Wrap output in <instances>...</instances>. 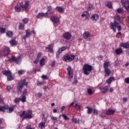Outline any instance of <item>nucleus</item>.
Listing matches in <instances>:
<instances>
[{"mask_svg":"<svg viewBox=\"0 0 129 129\" xmlns=\"http://www.w3.org/2000/svg\"><path fill=\"white\" fill-rule=\"evenodd\" d=\"M119 24H122V22H121V18L119 15H116L114 17V22H111L110 24V28L111 30L113 31L114 33L116 32V27H117Z\"/></svg>","mask_w":129,"mask_h":129,"instance_id":"f257e3e1","label":"nucleus"},{"mask_svg":"<svg viewBox=\"0 0 129 129\" xmlns=\"http://www.w3.org/2000/svg\"><path fill=\"white\" fill-rule=\"evenodd\" d=\"M20 116L22 117V120L25 119H31V118H33L32 112L31 110H28V111L26 110H24L21 114H20Z\"/></svg>","mask_w":129,"mask_h":129,"instance_id":"f03ea898","label":"nucleus"},{"mask_svg":"<svg viewBox=\"0 0 129 129\" xmlns=\"http://www.w3.org/2000/svg\"><path fill=\"white\" fill-rule=\"evenodd\" d=\"M29 5H30V3L29 1H26L24 4V6L22 4H21L20 6L15 7V11L16 12H17L19 13L22 9L23 11L28 12V11H29V9L28 8H29Z\"/></svg>","mask_w":129,"mask_h":129,"instance_id":"7ed1b4c3","label":"nucleus"},{"mask_svg":"<svg viewBox=\"0 0 129 129\" xmlns=\"http://www.w3.org/2000/svg\"><path fill=\"white\" fill-rule=\"evenodd\" d=\"M83 70L85 75H89L90 72L93 70V67L91 65L86 63L83 67Z\"/></svg>","mask_w":129,"mask_h":129,"instance_id":"20e7f679","label":"nucleus"},{"mask_svg":"<svg viewBox=\"0 0 129 129\" xmlns=\"http://www.w3.org/2000/svg\"><path fill=\"white\" fill-rule=\"evenodd\" d=\"M75 59H78V57H77V55H74L73 54L70 55L67 54L63 57V61H64L65 62H67V61L71 62L72 61H73V60H75Z\"/></svg>","mask_w":129,"mask_h":129,"instance_id":"39448f33","label":"nucleus"},{"mask_svg":"<svg viewBox=\"0 0 129 129\" xmlns=\"http://www.w3.org/2000/svg\"><path fill=\"white\" fill-rule=\"evenodd\" d=\"M8 61L10 63H12V62H15L17 64H21V62L22 61V57H21V56H19L17 57H16L14 56H12L11 58L9 59Z\"/></svg>","mask_w":129,"mask_h":129,"instance_id":"423d86ee","label":"nucleus"},{"mask_svg":"<svg viewBox=\"0 0 129 129\" xmlns=\"http://www.w3.org/2000/svg\"><path fill=\"white\" fill-rule=\"evenodd\" d=\"M24 85H28V82L26 81V80H21L18 83V85L17 86V89L18 91H22V88L24 87Z\"/></svg>","mask_w":129,"mask_h":129,"instance_id":"0eeeda50","label":"nucleus"},{"mask_svg":"<svg viewBox=\"0 0 129 129\" xmlns=\"http://www.w3.org/2000/svg\"><path fill=\"white\" fill-rule=\"evenodd\" d=\"M42 120L43 122H41L39 125L38 126L39 128H44V127H45L46 126V122H47V118H48V116H45V114H42Z\"/></svg>","mask_w":129,"mask_h":129,"instance_id":"6e6552de","label":"nucleus"},{"mask_svg":"<svg viewBox=\"0 0 129 129\" xmlns=\"http://www.w3.org/2000/svg\"><path fill=\"white\" fill-rule=\"evenodd\" d=\"M122 7L125 8L127 12H129V1L128 0H121Z\"/></svg>","mask_w":129,"mask_h":129,"instance_id":"1a4fd4ad","label":"nucleus"},{"mask_svg":"<svg viewBox=\"0 0 129 129\" xmlns=\"http://www.w3.org/2000/svg\"><path fill=\"white\" fill-rule=\"evenodd\" d=\"M83 38L87 41H91V35L88 31H85L83 34Z\"/></svg>","mask_w":129,"mask_h":129,"instance_id":"9d476101","label":"nucleus"},{"mask_svg":"<svg viewBox=\"0 0 129 129\" xmlns=\"http://www.w3.org/2000/svg\"><path fill=\"white\" fill-rule=\"evenodd\" d=\"M68 71V76L69 79H72L73 78V71L71 67L69 66L67 69Z\"/></svg>","mask_w":129,"mask_h":129,"instance_id":"9b49d317","label":"nucleus"},{"mask_svg":"<svg viewBox=\"0 0 129 129\" xmlns=\"http://www.w3.org/2000/svg\"><path fill=\"white\" fill-rule=\"evenodd\" d=\"M51 10H52V6H47V12L45 13V14H47V16H46V18H49V16H52L53 15V12Z\"/></svg>","mask_w":129,"mask_h":129,"instance_id":"f8f14e48","label":"nucleus"},{"mask_svg":"<svg viewBox=\"0 0 129 129\" xmlns=\"http://www.w3.org/2000/svg\"><path fill=\"white\" fill-rule=\"evenodd\" d=\"M99 89L101 93H107L108 92V86H106L105 87H101Z\"/></svg>","mask_w":129,"mask_h":129,"instance_id":"ddd939ff","label":"nucleus"},{"mask_svg":"<svg viewBox=\"0 0 129 129\" xmlns=\"http://www.w3.org/2000/svg\"><path fill=\"white\" fill-rule=\"evenodd\" d=\"M31 35L32 33H31V30H30V29H27L26 31V35L24 36V37H22V39H24V40H26L27 38H30Z\"/></svg>","mask_w":129,"mask_h":129,"instance_id":"4468645a","label":"nucleus"},{"mask_svg":"<svg viewBox=\"0 0 129 129\" xmlns=\"http://www.w3.org/2000/svg\"><path fill=\"white\" fill-rule=\"evenodd\" d=\"M47 16H48V15H47V13H39L36 16V19H43V18H44V17H46Z\"/></svg>","mask_w":129,"mask_h":129,"instance_id":"2eb2a0df","label":"nucleus"},{"mask_svg":"<svg viewBox=\"0 0 129 129\" xmlns=\"http://www.w3.org/2000/svg\"><path fill=\"white\" fill-rule=\"evenodd\" d=\"M115 112V110L109 109L105 112V114H106V115H112L114 114Z\"/></svg>","mask_w":129,"mask_h":129,"instance_id":"dca6fc26","label":"nucleus"},{"mask_svg":"<svg viewBox=\"0 0 129 129\" xmlns=\"http://www.w3.org/2000/svg\"><path fill=\"white\" fill-rule=\"evenodd\" d=\"M50 19L52 23H54L55 24L59 23V18L56 16H51Z\"/></svg>","mask_w":129,"mask_h":129,"instance_id":"f3484780","label":"nucleus"},{"mask_svg":"<svg viewBox=\"0 0 129 129\" xmlns=\"http://www.w3.org/2000/svg\"><path fill=\"white\" fill-rule=\"evenodd\" d=\"M99 18V16H98V15L97 14H93L91 16V19L92 20H93L94 22H96L97 20Z\"/></svg>","mask_w":129,"mask_h":129,"instance_id":"a211bd4d","label":"nucleus"},{"mask_svg":"<svg viewBox=\"0 0 129 129\" xmlns=\"http://www.w3.org/2000/svg\"><path fill=\"white\" fill-rule=\"evenodd\" d=\"M63 38L66 40H69L71 38V34L69 32H66L63 34Z\"/></svg>","mask_w":129,"mask_h":129,"instance_id":"6ab92c4d","label":"nucleus"},{"mask_svg":"<svg viewBox=\"0 0 129 129\" xmlns=\"http://www.w3.org/2000/svg\"><path fill=\"white\" fill-rule=\"evenodd\" d=\"M11 51L10 50V48L9 47H5L4 49V56H8L9 54H10Z\"/></svg>","mask_w":129,"mask_h":129,"instance_id":"aec40b11","label":"nucleus"},{"mask_svg":"<svg viewBox=\"0 0 129 129\" xmlns=\"http://www.w3.org/2000/svg\"><path fill=\"white\" fill-rule=\"evenodd\" d=\"M54 47V45L52 44H49L47 47H46V48L47 49L48 51L50 52V53H53V48Z\"/></svg>","mask_w":129,"mask_h":129,"instance_id":"412c9836","label":"nucleus"},{"mask_svg":"<svg viewBox=\"0 0 129 129\" xmlns=\"http://www.w3.org/2000/svg\"><path fill=\"white\" fill-rule=\"evenodd\" d=\"M103 66L104 69H107L110 66V62L108 60H105L103 63Z\"/></svg>","mask_w":129,"mask_h":129,"instance_id":"4be33fe9","label":"nucleus"},{"mask_svg":"<svg viewBox=\"0 0 129 129\" xmlns=\"http://www.w3.org/2000/svg\"><path fill=\"white\" fill-rule=\"evenodd\" d=\"M104 72L105 76H106V77L109 76L110 75V74L111 73V71H110V70H109L108 68L105 69Z\"/></svg>","mask_w":129,"mask_h":129,"instance_id":"5701e85b","label":"nucleus"},{"mask_svg":"<svg viewBox=\"0 0 129 129\" xmlns=\"http://www.w3.org/2000/svg\"><path fill=\"white\" fill-rule=\"evenodd\" d=\"M3 75H6V76H9L12 74V72L10 70H4L2 72Z\"/></svg>","mask_w":129,"mask_h":129,"instance_id":"b1692460","label":"nucleus"},{"mask_svg":"<svg viewBox=\"0 0 129 129\" xmlns=\"http://www.w3.org/2000/svg\"><path fill=\"white\" fill-rule=\"evenodd\" d=\"M122 52H123V50H122V49H121V48H116L115 50V53L116 55H120V54H121Z\"/></svg>","mask_w":129,"mask_h":129,"instance_id":"393cba45","label":"nucleus"},{"mask_svg":"<svg viewBox=\"0 0 129 129\" xmlns=\"http://www.w3.org/2000/svg\"><path fill=\"white\" fill-rule=\"evenodd\" d=\"M119 47H123L124 49H128L129 43L128 42H126L125 43H121L119 45Z\"/></svg>","mask_w":129,"mask_h":129,"instance_id":"a878e982","label":"nucleus"},{"mask_svg":"<svg viewBox=\"0 0 129 129\" xmlns=\"http://www.w3.org/2000/svg\"><path fill=\"white\" fill-rule=\"evenodd\" d=\"M55 9L58 13H64L65 11V9L63 8V7H56Z\"/></svg>","mask_w":129,"mask_h":129,"instance_id":"bb28decb","label":"nucleus"},{"mask_svg":"<svg viewBox=\"0 0 129 129\" xmlns=\"http://www.w3.org/2000/svg\"><path fill=\"white\" fill-rule=\"evenodd\" d=\"M8 109H9V105H5L0 107V111L4 112L5 110H8Z\"/></svg>","mask_w":129,"mask_h":129,"instance_id":"cd10ccee","label":"nucleus"},{"mask_svg":"<svg viewBox=\"0 0 129 129\" xmlns=\"http://www.w3.org/2000/svg\"><path fill=\"white\" fill-rule=\"evenodd\" d=\"M51 121L53 123H56V122H58V117L52 116L51 117Z\"/></svg>","mask_w":129,"mask_h":129,"instance_id":"c85d7f7f","label":"nucleus"},{"mask_svg":"<svg viewBox=\"0 0 129 129\" xmlns=\"http://www.w3.org/2000/svg\"><path fill=\"white\" fill-rule=\"evenodd\" d=\"M11 47H14V46H17V41L15 39H12L10 41Z\"/></svg>","mask_w":129,"mask_h":129,"instance_id":"c756f323","label":"nucleus"},{"mask_svg":"<svg viewBox=\"0 0 129 129\" xmlns=\"http://www.w3.org/2000/svg\"><path fill=\"white\" fill-rule=\"evenodd\" d=\"M66 47L65 46H62L61 47H60L57 51V53L58 54H61V53H62V52H63V51H65V50H66Z\"/></svg>","mask_w":129,"mask_h":129,"instance_id":"7c9ffc66","label":"nucleus"},{"mask_svg":"<svg viewBox=\"0 0 129 129\" xmlns=\"http://www.w3.org/2000/svg\"><path fill=\"white\" fill-rule=\"evenodd\" d=\"M116 12H117L118 14H123L124 11L123 8H119L116 10Z\"/></svg>","mask_w":129,"mask_h":129,"instance_id":"2f4dec72","label":"nucleus"},{"mask_svg":"<svg viewBox=\"0 0 129 129\" xmlns=\"http://www.w3.org/2000/svg\"><path fill=\"white\" fill-rule=\"evenodd\" d=\"M112 81H114V78L113 77H110L108 80H106V83L109 85Z\"/></svg>","mask_w":129,"mask_h":129,"instance_id":"473e14b6","label":"nucleus"},{"mask_svg":"<svg viewBox=\"0 0 129 129\" xmlns=\"http://www.w3.org/2000/svg\"><path fill=\"white\" fill-rule=\"evenodd\" d=\"M21 97L20 98V101H22V102H23V103L24 102H26V96H23V95H22L21 96Z\"/></svg>","mask_w":129,"mask_h":129,"instance_id":"72a5a7b5","label":"nucleus"},{"mask_svg":"<svg viewBox=\"0 0 129 129\" xmlns=\"http://www.w3.org/2000/svg\"><path fill=\"white\" fill-rule=\"evenodd\" d=\"M106 6L109 9H112V4H111V2H107L106 4Z\"/></svg>","mask_w":129,"mask_h":129,"instance_id":"f704fd0d","label":"nucleus"},{"mask_svg":"<svg viewBox=\"0 0 129 129\" xmlns=\"http://www.w3.org/2000/svg\"><path fill=\"white\" fill-rule=\"evenodd\" d=\"M14 80V77L12 75V73L9 76H7V81H12Z\"/></svg>","mask_w":129,"mask_h":129,"instance_id":"c9c22d12","label":"nucleus"},{"mask_svg":"<svg viewBox=\"0 0 129 129\" xmlns=\"http://www.w3.org/2000/svg\"><path fill=\"white\" fill-rule=\"evenodd\" d=\"M86 108H87V113L88 114H91L92 113V111H93V108H90L89 107H86Z\"/></svg>","mask_w":129,"mask_h":129,"instance_id":"e433bc0d","label":"nucleus"},{"mask_svg":"<svg viewBox=\"0 0 129 129\" xmlns=\"http://www.w3.org/2000/svg\"><path fill=\"white\" fill-rule=\"evenodd\" d=\"M6 35L9 38H12V37H13V32L12 31H8L6 33Z\"/></svg>","mask_w":129,"mask_h":129,"instance_id":"4c0bfd02","label":"nucleus"},{"mask_svg":"<svg viewBox=\"0 0 129 129\" xmlns=\"http://www.w3.org/2000/svg\"><path fill=\"white\" fill-rule=\"evenodd\" d=\"M40 66H44L45 65V59L44 58H42L40 60Z\"/></svg>","mask_w":129,"mask_h":129,"instance_id":"58836bf2","label":"nucleus"},{"mask_svg":"<svg viewBox=\"0 0 129 129\" xmlns=\"http://www.w3.org/2000/svg\"><path fill=\"white\" fill-rule=\"evenodd\" d=\"M25 29V25L23 23H20L19 27V30H24Z\"/></svg>","mask_w":129,"mask_h":129,"instance_id":"ea45409f","label":"nucleus"},{"mask_svg":"<svg viewBox=\"0 0 129 129\" xmlns=\"http://www.w3.org/2000/svg\"><path fill=\"white\" fill-rule=\"evenodd\" d=\"M72 122H74L75 123H79V119H78L77 118H73L72 119Z\"/></svg>","mask_w":129,"mask_h":129,"instance_id":"a19ab883","label":"nucleus"},{"mask_svg":"<svg viewBox=\"0 0 129 129\" xmlns=\"http://www.w3.org/2000/svg\"><path fill=\"white\" fill-rule=\"evenodd\" d=\"M87 93L89 95H92V94H93V91H92V90L91 89H87Z\"/></svg>","mask_w":129,"mask_h":129,"instance_id":"79ce46f5","label":"nucleus"},{"mask_svg":"<svg viewBox=\"0 0 129 129\" xmlns=\"http://www.w3.org/2000/svg\"><path fill=\"white\" fill-rule=\"evenodd\" d=\"M22 22L23 24H28L29 23V18H24L23 19Z\"/></svg>","mask_w":129,"mask_h":129,"instance_id":"37998d69","label":"nucleus"},{"mask_svg":"<svg viewBox=\"0 0 129 129\" xmlns=\"http://www.w3.org/2000/svg\"><path fill=\"white\" fill-rule=\"evenodd\" d=\"M26 73V71L25 70H20V71H18V74L19 75H23V74H24V73Z\"/></svg>","mask_w":129,"mask_h":129,"instance_id":"c03bdc74","label":"nucleus"},{"mask_svg":"<svg viewBox=\"0 0 129 129\" xmlns=\"http://www.w3.org/2000/svg\"><path fill=\"white\" fill-rule=\"evenodd\" d=\"M88 10V11H91V10H94V6H93V5L91 4L89 5Z\"/></svg>","mask_w":129,"mask_h":129,"instance_id":"a18cd8bd","label":"nucleus"},{"mask_svg":"<svg viewBox=\"0 0 129 129\" xmlns=\"http://www.w3.org/2000/svg\"><path fill=\"white\" fill-rule=\"evenodd\" d=\"M0 33L1 34H5L6 33V28H0Z\"/></svg>","mask_w":129,"mask_h":129,"instance_id":"49530a36","label":"nucleus"},{"mask_svg":"<svg viewBox=\"0 0 129 129\" xmlns=\"http://www.w3.org/2000/svg\"><path fill=\"white\" fill-rule=\"evenodd\" d=\"M75 108H77V109H80L81 108V105L78 104H76L75 106H74Z\"/></svg>","mask_w":129,"mask_h":129,"instance_id":"de8ad7c7","label":"nucleus"},{"mask_svg":"<svg viewBox=\"0 0 129 129\" xmlns=\"http://www.w3.org/2000/svg\"><path fill=\"white\" fill-rule=\"evenodd\" d=\"M14 108H15V106H12V107H9V113H11V112H13L14 111Z\"/></svg>","mask_w":129,"mask_h":129,"instance_id":"09e8293b","label":"nucleus"},{"mask_svg":"<svg viewBox=\"0 0 129 129\" xmlns=\"http://www.w3.org/2000/svg\"><path fill=\"white\" fill-rule=\"evenodd\" d=\"M42 79H43V80H47V79H49V78H48V76L47 75H43L41 76Z\"/></svg>","mask_w":129,"mask_h":129,"instance_id":"8fccbe9b","label":"nucleus"},{"mask_svg":"<svg viewBox=\"0 0 129 129\" xmlns=\"http://www.w3.org/2000/svg\"><path fill=\"white\" fill-rule=\"evenodd\" d=\"M93 112L94 114L97 115L98 114V110H96V109H93Z\"/></svg>","mask_w":129,"mask_h":129,"instance_id":"3c124183","label":"nucleus"},{"mask_svg":"<svg viewBox=\"0 0 129 129\" xmlns=\"http://www.w3.org/2000/svg\"><path fill=\"white\" fill-rule=\"evenodd\" d=\"M61 116H62L63 118H64L65 119V120H67L68 119V116H67L66 115H65L64 114H62L61 115Z\"/></svg>","mask_w":129,"mask_h":129,"instance_id":"603ef678","label":"nucleus"},{"mask_svg":"<svg viewBox=\"0 0 129 129\" xmlns=\"http://www.w3.org/2000/svg\"><path fill=\"white\" fill-rule=\"evenodd\" d=\"M21 101V99L20 98H16L15 100V103L20 102Z\"/></svg>","mask_w":129,"mask_h":129,"instance_id":"864d4df0","label":"nucleus"},{"mask_svg":"<svg viewBox=\"0 0 129 129\" xmlns=\"http://www.w3.org/2000/svg\"><path fill=\"white\" fill-rule=\"evenodd\" d=\"M28 92V90H27V89H25L23 91V94L22 95L24 96L26 95L27 94V93Z\"/></svg>","mask_w":129,"mask_h":129,"instance_id":"5fc2aeb1","label":"nucleus"},{"mask_svg":"<svg viewBox=\"0 0 129 129\" xmlns=\"http://www.w3.org/2000/svg\"><path fill=\"white\" fill-rule=\"evenodd\" d=\"M116 28H117V30L118 32H119V31H121V26L120 25H118L116 26Z\"/></svg>","mask_w":129,"mask_h":129,"instance_id":"6e6d98bb","label":"nucleus"},{"mask_svg":"<svg viewBox=\"0 0 129 129\" xmlns=\"http://www.w3.org/2000/svg\"><path fill=\"white\" fill-rule=\"evenodd\" d=\"M100 117H102V118H105L106 117V116H105V114L102 113L100 115Z\"/></svg>","mask_w":129,"mask_h":129,"instance_id":"4d7b16f0","label":"nucleus"},{"mask_svg":"<svg viewBox=\"0 0 129 129\" xmlns=\"http://www.w3.org/2000/svg\"><path fill=\"white\" fill-rule=\"evenodd\" d=\"M26 129H35L34 128H32L31 125L29 124L26 127Z\"/></svg>","mask_w":129,"mask_h":129,"instance_id":"13d9d810","label":"nucleus"},{"mask_svg":"<svg viewBox=\"0 0 129 129\" xmlns=\"http://www.w3.org/2000/svg\"><path fill=\"white\" fill-rule=\"evenodd\" d=\"M12 89H13V88H12V87H11V86H8L7 87V90L8 91H10V90H12Z\"/></svg>","mask_w":129,"mask_h":129,"instance_id":"bf43d9fd","label":"nucleus"},{"mask_svg":"<svg viewBox=\"0 0 129 129\" xmlns=\"http://www.w3.org/2000/svg\"><path fill=\"white\" fill-rule=\"evenodd\" d=\"M41 56H42V53L41 52H39L37 55V59H39V58H41Z\"/></svg>","mask_w":129,"mask_h":129,"instance_id":"052dcab7","label":"nucleus"},{"mask_svg":"<svg viewBox=\"0 0 129 129\" xmlns=\"http://www.w3.org/2000/svg\"><path fill=\"white\" fill-rule=\"evenodd\" d=\"M38 62H39V59L36 58V60H34L33 63L34 64H38Z\"/></svg>","mask_w":129,"mask_h":129,"instance_id":"680f3d73","label":"nucleus"},{"mask_svg":"<svg viewBox=\"0 0 129 129\" xmlns=\"http://www.w3.org/2000/svg\"><path fill=\"white\" fill-rule=\"evenodd\" d=\"M43 84H44V82H43L37 83V86H41V85H43Z\"/></svg>","mask_w":129,"mask_h":129,"instance_id":"e2e57ef3","label":"nucleus"},{"mask_svg":"<svg viewBox=\"0 0 129 129\" xmlns=\"http://www.w3.org/2000/svg\"><path fill=\"white\" fill-rule=\"evenodd\" d=\"M97 58L98 59V60H101L103 59V57H102V56L99 55L97 57Z\"/></svg>","mask_w":129,"mask_h":129,"instance_id":"0e129e2a","label":"nucleus"},{"mask_svg":"<svg viewBox=\"0 0 129 129\" xmlns=\"http://www.w3.org/2000/svg\"><path fill=\"white\" fill-rule=\"evenodd\" d=\"M65 106H63L60 108V111L61 112H63L64 111V109H65Z\"/></svg>","mask_w":129,"mask_h":129,"instance_id":"69168bd1","label":"nucleus"},{"mask_svg":"<svg viewBox=\"0 0 129 129\" xmlns=\"http://www.w3.org/2000/svg\"><path fill=\"white\" fill-rule=\"evenodd\" d=\"M125 83L129 84V78H126L125 79Z\"/></svg>","mask_w":129,"mask_h":129,"instance_id":"338daca9","label":"nucleus"},{"mask_svg":"<svg viewBox=\"0 0 129 129\" xmlns=\"http://www.w3.org/2000/svg\"><path fill=\"white\" fill-rule=\"evenodd\" d=\"M78 83V80L75 79L74 82H73V84H77Z\"/></svg>","mask_w":129,"mask_h":129,"instance_id":"774afa93","label":"nucleus"}]
</instances>
